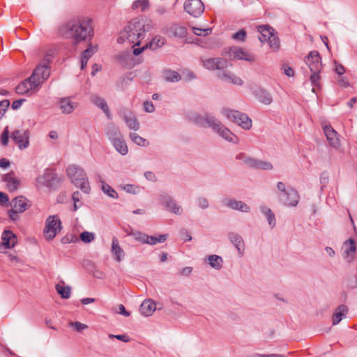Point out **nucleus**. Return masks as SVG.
I'll return each mask as SVG.
<instances>
[{"label":"nucleus","instance_id":"nucleus-1","mask_svg":"<svg viewBox=\"0 0 357 357\" xmlns=\"http://www.w3.org/2000/svg\"><path fill=\"white\" fill-rule=\"evenodd\" d=\"M93 20L87 16H76L61 24L58 32L66 39H72L74 44L91 42L93 35Z\"/></svg>","mask_w":357,"mask_h":357},{"label":"nucleus","instance_id":"nucleus-2","mask_svg":"<svg viewBox=\"0 0 357 357\" xmlns=\"http://www.w3.org/2000/svg\"><path fill=\"white\" fill-rule=\"evenodd\" d=\"M152 27L153 23L151 20L134 18L120 32L117 42L121 44L125 40H128L130 44L140 45L146 33L149 32Z\"/></svg>","mask_w":357,"mask_h":357},{"label":"nucleus","instance_id":"nucleus-3","mask_svg":"<svg viewBox=\"0 0 357 357\" xmlns=\"http://www.w3.org/2000/svg\"><path fill=\"white\" fill-rule=\"evenodd\" d=\"M66 172L71 182L79 187L84 193H89L91 191L90 184L84 170L78 165L69 166Z\"/></svg>","mask_w":357,"mask_h":357},{"label":"nucleus","instance_id":"nucleus-4","mask_svg":"<svg viewBox=\"0 0 357 357\" xmlns=\"http://www.w3.org/2000/svg\"><path fill=\"white\" fill-rule=\"evenodd\" d=\"M221 55L228 57L230 60H244L250 63L255 61V56L253 55L246 52L243 47L238 46L225 47L222 50Z\"/></svg>","mask_w":357,"mask_h":357},{"label":"nucleus","instance_id":"nucleus-5","mask_svg":"<svg viewBox=\"0 0 357 357\" xmlns=\"http://www.w3.org/2000/svg\"><path fill=\"white\" fill-rule=\"evenodd\" d=\"M223 114L228 119L241 126L244 129L249 130L252 127V120L249 116L238 110L224 109Z\"/></svg>","mask_w":357,"mask_h":357},{"label":"nucleus","instance_id":"nucleus-6","mask_svg":"<svg viewBox=\"0 0 357 357\" xmlns=\"http://www.w3.org/2000/svg\"><path fill=\"white\" fill-rule=\"evenodd\" d=\"M61 222L58 215H51L47 218L44 229V236L47 241H52L57 232L61 229Z\"/></svg>","mask_w":357,"mask_h":357},{"label":"nucleus","instance_id":"nucleus-7","mask_svg":"<svg viewBox=\"0 0 357 357\" xmlns=\"http://www.w3.org/2000/svg\"><path fill=\"white\" fill-rule=\"evenodd\" d=\"M193 122L203 128H211L215 132L219 129L218 128L221 126L222 123L216 119L214 116L209 115L208 114H205L204 116L200 114H196L193 117Z\"/></svg>","mask_w":357,"mask_h":357},{"label":"nucleus","instance_id":"nucleus-8","mask_svg":"<svg viewBox=\"0 0 357 357\" xmlns=\"http://www.w3.org/2000/svg\"><path fill=\"white\" fill-rule=\"evenodd\" d=\"M305 62L308 66L311 73H321L322 70L321 57L317 50L310 52L305 57Z\"/></svg>","mask_w":357,"mask_h":357},{"label":"nucleus","instance_id":"nucleus-9","mask_svg":"<svg viewBox=\"0 0 357 357\" xmlns=\"http://www.w3.org/2000/svg\"><path fill=\"white\" fill-rule=\"evenodd\" d=\"M50 75V66L48 64H38L34 69L29 79L36 81L38 86L43 83Z\"/></svg>","mask_w":357,"mask_h":357},{"label":"nucleus","instance_id":"nucleus-10","mask_svg":"<svg viewBox=\"0 0 357 357\" xmlns=\"http://www.w3.org/2000/svg\"><path fill=\"white\" fill-rule=\"evenodd\" d=\"M237 160H241L242 164L246 165L248 167L255 169H268V162L261 160H257L254 158L248 157L245 153H241L236 156Z\"/></svg>","mask_w":357,"mask_h":357},{"label":"nucleus","instance_id":"nucleus-11","mask_svg":"<svg viewBox=\"0 0 357 357\" xmlns=\"http://www.w3.org/2000/svg\"><path fill=\"white\" fill-rule=\"evenodd\" d=\"M41 178L43 180V184L52 190L58 188L63 179L62 177L59 176L54 171L50 169H46Z\"/></svg>","mask_w":357,"mask_h":357},{"label":"nucleus","instance_id":"nucleus-12","mask_svg":"<svg viewBox=\"0 0 357 357\" xmlns=\"http://www.w3.org/2000/svg\"><path fill=\"white\" fill-rule=\"evenodd\" d=\"M184 10L190 15L197 17L203 13L204 6L201 0H186Z\"/></svg>","mask_w":357,"mask_h":357},{"label":"nucleus","instance_id":"nucleus-13","mask_svg":"<svg viewBox=\"0 0 357 357\" xmlns=\"http://www.w3.org/2000/svg\"><path fill=\"white\" fill-rule=\"evenodd\" d=\"M280 198L285 206H296L300 200V195L296 190L288 187L287 191L282 195H280Z\"/></svg>","mask_w":357,"mask_h":357},{"label":"nucleus","instance_id":"nucleus-14","mask_svg":"<svg viewBox=\"0 0 357 357\" xmlns=\"http://www.w3.org/2000/svg\"><path fill=\"white\" fill-rule=\"evenodd\" d=\"M10 137L20 149L27 148L29 144V132L28 130H15L12 132Z\"/></svg>","mask_w":357,"mask_h":357},{"label":"nucleus","instance_id":"nucleus-15","mask_svg":"<svg viewBox=\"0 0 357 357\" xmlns=\"http://www.w3.org/2000/svg\"><path fill=\"white\" fill-rule=\"evenodd\" d=\"M160 199L162 204L169 211L176 215H180L181 213V207L177 204L176 202L174 200L171 196L167 194H163L160 195Z\"/></svg>","mask_w":357,"mask_h":357},{"label":"nucleus","instance_id":"nucleus-16","mask_svg":"<svg viewBox=\"0 0 357 357\" xmlns=\"http://www.w3.org/2000/svg\"><path fill=\"white\" fill-rule=\"evenodd\" d=\"M342 248L344 249L343 257L347 259L349 263L351 262L356 252V243L354 239L350 238L343 243Z\"/></svg>","mask_w":357,"mask_h":357},{"label":"nucleus","instance_id":"nucleus-17","mask_svg":"<svg viewBox=\"0 0 357 357\" xmlns=\"http://www.w3.org/2000/svg\"><path fill=\"white\" fill-rule=\"evenodd\" d=\"M2 242L0 244V248L1 247L5 249H11L17 244V236L12 231L6 229L3 231L1 235Z\"/></svg>","mask_w":357,"mask_h":357},{"label":"nucleus","instance_id":"nucleus-18","mask_svg":"<svg viewBox=\"0 0 357 357\" xmlns=\"http://www.w3.org/2000/svg\"><path fill=\"white\" fill-rule=\"evenodd\" d=\"M216 76L220 79L227 83L233 84L234 85L241 86L244 83L242 79H241L238 77H236L234 74L231 73L228 70L218 72Z\"/></svg>","mask_w":357,"mask_h":357},{"label":"nucleus","instance_id":"nucleus-19","mask_svg":"<svg viewBox=\"0 0 357 357\" xmlns=\"http://www.w3.org/2000/svg\"><path fill=\"white\" fill-rule=\"evenodd\" d=\"M228 238L237 249L238 254L242 256L245 250V243L241 235L236 232H229Z\"/></svg>","mask_w":357,"mask_h":357},{"label":"nucleus","instance_id":"nucleus-20","mask_svg":"<svg viewBox=\"0 0 357 357\" xmlns=\"http://www.w3.org/2000/svg\"><path fill=\"white\" fill-rule=\"evenodd\" d=\"M122 114L126 125L130 129L135 131L139 129V123L131 111L128 109H123L122 111Z\"/></svg>","mask_w":357,"mask_h":357},{"label":"nucleus","instance_id":"nucleus-21","mask_svg":"<svg viewBox=\"0 0 357 357\" xmlns=\"http://www.w3.org/2000/svg\"><path fill=\"white\" fill-rule=\"evenodd\" d=\"M10 204L13 208L16 209L20 213L31 206L28 199L24 196H19L13 199Z\"/></svg>","mask_w":357,"mask_h":357},{"label":"nucleus","instance_id":"nucleus-22","mask_svg":"<svg viewBox=\"0 0 357 357\" xmlns=\"http://www.w3.org/2000/svg\"><path fill=\"white\" fill-rule=\"evenodd\" d=\"M323 130L329 144L334 148H337L340 146V142L337 137V132L331 125L324 126Z\"/></svg>","mask_w":357,"mask_h":357},{"label":"nucleus","instance_id":"nucleus-23","mask_svg":"<svg viewBox=\"0 0 357 357\" xmlns=\"http://www.w3.org/2000/svg\"><path fill=\"white\" fill-rule=\"evenodd\" d=\"M36 81L29 79V77L21 82L16 87L15 91L19 94H24L28 93L30 90L33 89L38 86Z\"/></svg>","mask_w":357,"mask_h":357},{"label":"nucleus","instance_id":"nucleus-24","mask_svg":"<svg viewBox=\"0 0 357 357\" xmlns=\"http://www.w3.org/2000/svg\"><path fill=\"white\" fill-rule=\"evenodd\" d=\"M280 39L275 29L269 25V48L274 52H278L280 49Z\"/></svg>","mask_w":357,"mask_h":357},{"label":"nucleus","instance_id":"nucleus-25","mask_svg":"<svg viewBox=\"0 0 357 357\" xmlns=\"http://www.w3.org/2000/svg\"><path fill=\"white\" fill-rule=\"evenodd\" d=\"M225 204L232 209L240 211L241 212L248 213L250 211V206L242 201H236L235 199H226Z\"/></svg>","mask_w":357,"mask_h":357},{"label":"nucleus","instance_id":"nucleus-26","mask_svg":"<svg viewBox=\"0 0 357 357\" xmlns=\"http://www.w3.org/2000/svg\"><path fill=\"white\" fill-rule=\"evenodd\" d=\"M3 181L7 183V187L10 191L17 190L20 185V181L15 177L13 171L5 174L3 176Z\"/></svg>","mask_w":357,"mask_h":357},{"label":"nucleus","instance_id":"nucleus-27","mask_svg":"<svg viewBox=\"0 0 357 357\" xmlns=\"http://www.w3.org/2000/svg\"><path fill=\"white\" fill-rule=\"evenodd\" d=\"M156 309V305L152 300L148 299L143 301L139 306V312L146 317L151 316Z\"/></svg>","mask_w":357,"mask_h":357},{"label":"nucleus","instance_id":"nucleus-28","mask_svg":"<svg viewBox=\"0 0 357 357\" xmlns=\"http://www.w3.org/2000/svg\"><path fill=\"white\" fill-rule=\"evenodd\" d=\"M162 77L167 82H178L182 78L177 71L169 68H165L162 71Z\"/></svg>","mask_w":357,"mask_h":357},{"label":"nucleus","instance_id":"nucleus-29","mask_svg":"<svg viewBox=\"0 0 357 357\" xmlns=\"http://www.w3.org/2000/svg\"><path fill=\"white\" fill-rule=\"evenodd\" d=\"M91 100L95 105L101 108V109L109 119H112V114L110 113L109 108L107 102L103 98L98 96H92Z\"/></svg>","mask_w":357,"mask_h":357},{"label":"nucleus","instance_id":"nucleus-30","mask_svg":"<svg viewBox=\"0 0 357 357\" xmlns=\"http://www.w3.org/2000/svg\"><path fill=\"white\" fill-rule=\"evenodd\" d=\"M111 251L116 261H121L125 255L123 250L119 245L118 238L115 236L112 238Z\"/></svg>","mask_w":357,"mask_h":357},{"label":"nucleus","instance_id":"nucleus-31","mask_svg":"<svg viewBox=\"0 0 357 357\" xmlns=\"http://www.w3.org/2000/svg\"><path fill=\"white\" fill-rule=\"evenodd\" d=\"M59 107L64 114H70L77 107V104L72 102L69 98H61L59 100Z\"/></svg>","mask_w":357,"mask_h":357},{"label":"nucleus","instance_id":"nucleus-32","mask_svg":"<svg viewBox=\"0 0 357 357\" xmlns=\"http://www.w3.org/2000/svg\"><path fill=\"white\" fill-rule=\"evenodd\" d=\"M348 312V307L345 305H339L335 312L333 314V324L336 325L339 324L341 320L345 317L346 314Z\"/></svg>","mask_w":357,"mask_h":357},{"label":"nucleus","instance_id":"nucleus-33","mask_svg":"<svg viewBox=\"0 0 357 357\" xmlns=\"http://www.w3.org/2000/svg\"><path fill=\"white\" fill-rule=\"evenodd\" d=\"M252 94L262 103L267 104L268 95L265 89L261 87L254 85L251 87Z\"/></svg>","mask_w":357,"mask_h":357},{"label":"nucleus","instance_id":"nucleus-34","mask_svg":"<svg viewBox=\"0 0 357 357\" xmlns=\"http://www.w3.org/2000/svg\"><path fill=\"white\" fill-rule=\"evenodd\" d=\"M215 132L218 133L225 139L235 143L238 137L234 135L228 128L225 127L223 124L218 128Z\"/></svg>","mask_w":357,"mask_h":357},{"label":"nucleus","instance_id":"nucleus-35","mask_svg":"<svg viewBox=\"0 0 357 357\" xmlns=\"http://www.w3.org/2000/svg\"><path fill=\"white\" fill-rule=\"evenodd\" d=\"M112 143L115 147L116 150L121 155H125L128 153V149L123 136L112 142Z\"/></svg>","mask_w":357,"mask_h":357},{"label":"nucleus","instance_id":"nucleus-36","mask_svg":"<svg viewBox=\"0 0 357 357\" xmlns=\"http://www.w3.org/2000/svg\"><path fill=\"white\" fill-rule=\"evenodd\" d=\"M106 133L111 142H113L123 136L119 130L114 125H111L107 127Z\"/></svg>","mask_w":357,"mask_h":357},{"label":"nucleus","instance_id":"nucleus-37","mask_svg":"<svg viewBox=\"0 0 357 357\" xmlns=\"http://www.w3.org/2000/svg\"><path fill=\"white\" fill-rule=\"evenodd\" d=\"M170 32L175 37H178V38H181L185 37L188 33L186 27H185L183 26H178L176 24H174L171 26Z\"/></svg>","mask_w":357,"mask_h":357},{"label":"nucleus","instance_id":"nucleus-38","mask_svg":"<svg viewBox=\"0 0 357 357\" xmlns=\"http://www.w3.org/2000/svg\"><path fill=\"white\" fill-rule=\"evenodd\" d=\"M208 263L212 268L220 270L222 267L223 260L221 257L212 255L208 257Z\"/></svg>","mask_w":357,"mask_h":357},{"label":"nucleus","instance_id":"nucleus-39","mask_svg":"<svg viewBox=\"0 0 357 357\" xmlns=\"http://www.w3.org/2000/svg\"><path fill=\"white\" fill-rule=\"evenodd\" d=\"M319 74L320 73L317 72L311 73V75L310 77V82L312 85L314 86V88H312V91L315 93H317L315 87L317 88L318 89H321V84L320 83L321 76Z\"/></svg>","mask_w":357,"mask_h":357},{"label":"nucleus","instance_id":"nucleus-40","mask_svg":"<svg viewBox=\"0 0 357 357\" xmlns=\"http://www.w3.org/2000/svg\"><path fill=\"white\" fill-rule=\"evenodd\" d=\"M160 40H158L157 43L155 44L153 41H151L144 45L142 47L134 48L132 50V54L135 56L139 55L142 52H143L146 49L150 48L152 50L156 49L158 47H160L159 45Z\"/></svg>","mask_w":357,"mask_h":357},{"label":"nucleus","instance_id":"nucleus-41","mask_svg":"<svg viewBox=\"0 0 357 357\" xmlns=\"http://www.w3.org/2000/svg\"><path fill=\"white\" fill-rule=\"evenodd\" d=\"M101 183V189L105 194L107 195L109 197L114 199L118 198V193L112 187H111L109 184L106 183L104 181H102Z\"/></svg>","mask_w":357,"mask_h":357},{"label":"nucleus","instance_id":"nucleus-42","mask_svg":"<svg viewBox=\"0 0 357 357\" xmlns=\"http://www.w3.org/2000/svg\"><path fill=\"white\" fill-rule=\"evenodd\" d=\"M55 289L62 298L68 299L70 298L71 289L69 286L62 287L57 284Z\"/></svg>","mask_w":357,"mask_h":357},{"label":"nucleus","instance_id":"nucleus-43","mask_svg":"<svg viewBox=\"0 0 357 357\" xmlns=\"http://www.w3.org/2000/svg\"><path fill=\"white\" fill-rule=\"evenodd\" d=\"M132 8L133 10L141 8V10L144 12L149 8V0H136L133 2Z\"/></svg>","mask_w":357,"mask_h":357},{"label":"nucleus","instance_id":"nucleus-44","mask_svg":"<svg viewBox=\"0 0 357 357\" xmlns=\"http://www.w3.org/2000/svg\"><path fill=\"white\" fill-rule=\"evenodd\" d=\"M257 31L259 33V40L262 43L268 41L266 33H268V24L259 25L257 26Z\"/></svg>","mask_w":357,"mask_h":357},{"label":"nucleus","instance_id":"nucleus-45","mask_svg":"<svg viewBox=\"0 0 357 357\" xmlns=\"http://www.w3.org/2000/svg\"><path fill=\"white\" fill-rule=\"evenodd\" d=\"M168 237V234H160L158 237L149 235L147 244L153 245L158 243H164Z\"/></svg>","mask_w":357,"mask_h":357},{"label":"nucleus","instance_id":"nucleus-46","mask_svg":"<svg viewBox=\"0 0 357 357\" xmlns=\"http://www.w3.org/2000/svg\"><path fill=\"white\" fill-rule=\"evenodd\" d=\"M228 66V61L226 59L221 57L215 58V70H224Z\"/></svg>","mask_w":357,"mask_h":357},{"label":"nucleus","instance_id":"nucleus-47","mask_svg":"<svg viewBox=\"0 0 357 357\" xmlns=\"http://www.w3.org/2000/svg\"><path fill=\"white\" fill-rule=\"evenodd\" d=\"M130 137L134 143L139 146H145L146 144H148L145 139H144L143 137H142L135 132H131L130 134Z\"/></svg>","mask_w":357,"mask_h":357},{"label":"nucleus","instance_id":"nucleus-48","mask_svg":"<svg viewBox=\"0 0 357 357\" xmlns=\"http://www.w3.org/2000/svg\"><path fill=\"white\" fill-rule=\"evenodd\" d=\"M80 240L86 243H91L95 238V235L92 232L83 231L79 235Z\"/></svg>","mask_w":357,"mask_h":357},{"label":"nucleus","instance_id":"nucleus-49","mask_svg":"<svg viewBox=\"0 0 357 357\" xmlns=\"http://www.w3.org/2000/svg\"><path fill=\"white\" fill-rule=\"evenodd\" d=\"M89 43V45H88V47L81 54V58L86 60H89L95 52V50L91 45V43Z\"/></svg>","mask_w":357,"mask_h":357},{"label":"nucleus","instance_id":"nucleus-50","mask_svg":"<svg viewBox=\"0 0 357 357\" xmlns=\"http://www.w3.org/2000/svg\"><path fill=\"white\" fill-rule=\"evenodd\" d=\"M135 239L142 243H146L149 240V235L141 231H137L132 234Z\"/></svg>","mask_w":357,"mask_h":357},{"label":"nucleus","instance_id":"nucleus-51","mask_svg":"<svg viewBox=\"0 0 357 357\" xmlns=\"http://www.w3.org/2000/svg\"><path fill=\"white\" fill-rule=\"evenodd\" d=\"M10 107L9 100L5 99L0 101V120L3 118L5 113Z\"/></svg>","mask_w":357,"mask_h":357},{"label":"nucleus","instance_id":"nucleus-52","mask_svg":"<svg viewBox=\"0 0 357 357\" xmlns=\"http://www.w3.org/2000/svg\"><path fill=\"white\" fill-rule=\"evenodd\" d=\"M247 33L244 29H241L232 35V38L236 40L243 42L245 40Z\"/></svg>","mask_w":357,"mask_h":357},{"label":"nucleus","instance_id":"nucleus-53","mask_svg":"<svg viewBox=\"0 0 357 357\" xmlns=\"http://www.w3.org/2000/svg\"><path fill=\"white\" fill-rule=\"evenodd\" d=\"M1 143L3 146H7L9 141V131L6 126L3 130L0 137Z\"/></svg>","mask_w":357,"mask_h":357},{"label":"nucleus","instance_id":"nucleus-54","mask_svg":"<svg viewBox=\"0 0 357 357\" xmlns=\"http://www.w3.org/2000/svg\"><path fill=\"white\" fill-rule=\"evenodd\" d=\"M281 70H282V73L289 77L294 76V70L287 63H284L282 65Z\"/></svg>","mask_w":357,"mask_h":357},{"label":"nucleus","instance_id":"nucleus-55","mask_svg":"<svg viewBox=\"0 0 357 357\" xmlns=\"http://www.w3.org/2000/svg\"><path fill=\"white\" fill-rule=\"evenodd\" d=\"M194 29V33L197 36H208L211 33V29H199V28H193Z\"/></svg>","mask_w":357,"mask_h":357},{"label":"nucleus","instance_id":"nucleus-56","mask_svg":"<svg viewBox=\"0 0 357 357\" xmlns=\"http://www.w3.org/2000/svg\"><path fill=\"white\" fill-rule=\"evenodd\" d=\"M334 65H335V73H337L338 75H342L346 70H345V68L340 63H339L337 61H334Z\"/></svg>","mask_w":357,"mask_h":357},{"label":"nucleus","instance_id":"nucleus-57","mask_svg":"<svg viewBox=\"0 0 357 357\" xmlns=\"http://www.w3.org/2000/svg\"><path fill=\"white\" fill-rule=\"evenodd\" d=\"M180 235L182 238V239L186 242V241H190L192 240V237H191V235L190 234V232L186 229H181L180 230Z\"/></svg>","mask_w":357,"mask_h":357},{"label":"nucleus","instance_id":"nucleus-58","mask_svg":"<svg viewBox=\"0 0 357 357\" xmlns=\"http://www.w3.org/2000/svg\"><path fill=\"white\" fill-rule=\"evenodd\" d=\"M204 66L208 70H215V58L208 59L204 61Z\"/></svg>","mask_w":357,"mask_h":357},{"label":"nucleus","instance_id":"nucleus-59","mask_svg":"<svg viewBox=\"0 0 357 357\" xmlns=\"http://www.w3.org/2000/svg\"><path fill=\"white\" fill-rule=\"evenodd\" d=\"M79 195H80V194L78 191L73 192V194L72 195V199L74 202V204H73V211H77L80 207V206H78L77 204V202H79Z\"/></svg>","mask_w":357,"mask_h":357},{"label":"nucleus","instance_id":"nucleus-60","mask_svg":"<svg viewBox=\"0 0 357 357\" xmlns=\"http://www.w3.org/2000/svg\"><path fill=\"white\" fill-rule=\"evenodd\" d=\"M109 338L113 339L116 338L118 340H121L123 342H128L130 340V338L127 335H109Z\"/></svg>","mask_w":357,"mask_h":357},{"label":"nucleus","instance_id":"nucleus-61","mask_svg":"<svg viewBox=\"0 0 357 357\" xmlns=\"http://www.w3.org/2000/svg\"><path fill=\"white\" fill-rule=\"evenodd\" d=\"M197 202H198V206L199 208H202V209H206L208 207L209 204H208V201L206 198L205 197H199L197 199Z\"/></svg>","mask_w":357,"mask_h":357},{"label":"nucleus","instance_id":"nucleus-62","mask_svg":"<svg viewBox=\"0 0 357 357\" xmlns=\"http://www.w3.org/2000/svg\"><path fill=\"white\" fill-rule=\"evenodd\" d=\"M70 325L73 326L75 330L79 332L88 328L87 325L80 323L79 321L70 322Z\"/></svg>","mask_w":357,"mask_h":357},{"label":"nucleus","instance_id":"nucleus-63","mask_svg":"<svg viewBox=\"0 0 357 357\" xmlns=\"http://www.w3.org/2000/svg\"><path fill=\"white\" fill-rule=\"evenodd\" d=\"M17 213H20L18 212L17 211H16V209H14L13 208L8 211V217L13 221H16L17 220L19 219V216L17 215Z\"/></svg>","mask_w":357,"mask_h":357},{"label":"nucleus","instance_id":"nucleus-64","mask_svg":"<svg viewBox=\"0 0 357 357\" xmlns=\"http://www.w3.org/2000/svg\"><path fill=\"white\" fill-rule=\"evenodd\" d=\"M0 205L1 206H8L9 205V198L8 196L2 192H0Z\"/></svg>","mask_w":357,"mask_h":357}]
</instances>
